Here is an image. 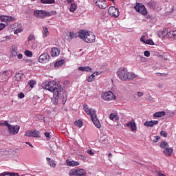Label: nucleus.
Here are the masks:
<instances>
[{"label":"nucleus","instance_id":"obj_20","mask_svg":"<svg viewBox=\"0 0 176 176\" xmlns=\"http://www.w3.org/2000/svg\"><path fill=\"white\" fill-rule=\"evenodd\" d=\"M166 115V111H158L153 114L154 118H162Z\"/></svg>","mask_w":176,"mask_h":176},{"label":"nucleus","instance_id":"obj_26","mask_svg":"<svg viewBox=\"0 0 176 176\" xmlns=\"http://www.w3.org/2000/svg\"><path fill=\"white\" fill-rule=\"evenodd\" d=\"M63 64H64V60H60L54 63V67L56 68H57L58 67H61V65H63Z\"/></svg>","mask_w":176,"mask_h":176},{"label":"nucleus","instance_id":"obj_64","mask_svg":"<svg viewBox=\"0 0 176 176\" xmlns=\"http://www.w3.org/2000/svg\"><path fill=\"white\" fill-rule=\"evenodd\" d=\"M94 75H101V72H94Z\"/></svg>","mask_w":176,"mask_h":176},{"label":"nucleus","instance_id":"obj_37","mask_svg":"<svg viewBox=\"0 0 176 176\" xmlns=\"http://www.w3.org/2000/svg\"><path fill=\"white\" fill-rule=\"evenodd\" d=\"M25 54L28 56V57H32V52L30 51V50H25Z\"/></svg>","mask_w":176,"mask_h":176},{"label":"nucleus","instance_id":"obj_39","mask_svg":"<svg viewBox=\"0 0 176 176\" xmlns=\"http://www.w3.org/2000/svg\"><path fill=\"white\" fill-rule=\"evenodd\" d=\"M36 118L38 120H40V122H45V116L38 115V116H36Z\"/></svg>","mask_w":176,"mask_h":176},{"label":"nucleus","instance_id":"obj_57","mask_svg":"<svg viewBox=\"0 0 176 176\" xmlns=\"http://www.w3.org/2000/svg\"><path fill=\"white\" fill-rule=\"evenodd\" d=\"M133 100L134 101H137V100H138V96L136 94H133Z\"/></svg>","mask_w":176,"mask_h":176},{"label":"nucleus","instance_id":"obj_24","mask_svg":"<svg viewBox=\"0 0 176 176\" xmlns=\"http://www.w3.org/2000/svg\"><path fill=\"white\" fill-rule=\"evenodd\" d=\"M109 118L111 120H119V116L115 113H111Z\"/></svg>","mask_w":176,"mask_h":176},{"label":"nucleus","instance_id":"obj_27","mask_svg":"<svg viewBox=\"0 0 176 176\" xmlns=\"http://www.w3.org/2000/svg\"><path fill=\"white\" fill-rule=\"evenodd\" d=\"M147 5L151 8V9H156V3L154 1H150L147 3Z\"/></svg>","mask_w":176,"mask_h":176},{"label":"nucleus","instance_id":"obj_52","mask_svg":"<svg viewBox=\"0 0 176 176\" xmlns=\"http://www.w3.org/2000/svg\"><path fill=\"white\" fill-rule=\"evenodd\" d=\"M144 54L146 57H149V56H151V52H149V51H144Z\"/></svg>","mask_w":176,"mask_h":176},{"label":"nucleus","instance_id":"obj_59","mask_svg":"<svg viewBox=\"0 0 176 176\" xmlns=\"http://www.w3.org/2000/svg\"><path fill=\"white\" fill-rule=\"evenodd\" d=\"M41 3H44V5L47 4V0H41Z\"/></svg>","mask_w":176,"mask_h":176},{"label":"nucleus","instance_id":"obj_51","mask_svg":"<svg viewBox=\"0 0 176 176\" xmlns=\"http://www.w3.org/2000/svg\"><path fill=\"white\" fill-rule=\"evenodd\" d=\"M164 86V85L162 82H159L158 84H157V87H159V89H163Z\"/></svg>","mask_w":176,"mask_h":176},{"label":"nucleus","instance_id":"obj_40","mask_svg":"<svg viewBox=\"0 0 176 176\" xmlns=\"http://www.w3.org/2000/svg\"><path fill=\"white\" fill-rule=\"evenodd\" d=\"M25 137H32V131H26L25 133Z\"/></svg>","mask_w":176,"mask_h":176},{"label":"nucleus","instance_id":"obj_31","mask_svg":"<svg viewBox=\"0 0 176 176\" xmlns=\"http://www.w3.org/2000/svg\"><path fill=\"white\" fill-rule=\"evenodd\" d=\"M32 137H34V138L39 137V131L36 130L32 131Z\"/></svg>","mask_w":176,"mask_h":176},{"label":"nucleus","instance_id":"obj_36","mask_svg":"<svg viewBox=\"0 0 176 176\" xmlns=\"http://www.w3.org/2000/svg\"><path fill=\"white\" fill-rule=\"evenodd\" d=\"M94 78H96V76L94 75V74H93L87 78V81L93 82V80H94Z\"/></svg>","mask_w":176,"mask_h":176},{"label":"nucleus","instance_id":"obj_15","mask_svg":"<svg viewBox=\"0 0 176 176\" xmlns=\"http://www.w3.org/2000/svg\"><path fill=\"white\" fill-rule=\"evenodd\" d=\"M126 125L127 127H130L131 131H135L137 130V126L135 125V122L131 121L126 123Z\"/></svg>","mask_w":176,"mask_h":176},{"label":"nucleus","instance_id":"obj_16","mask_svg":"<svg viewBox=\"0 0 176 176\" xmlns=\"http://www.w3.org/2000/svg\"><path fill=\"white\" fill-rule=\"evenodd\" d=\"M60 54V50L57 47H53L52 49L51 56L52 57H57Z\"/></svg>","mask_w":176,"mask_h":176},{"label":"nucleus","instance_id":"obj_10","mask_svg":"<svg viewBox=\"0 0 176 176\" xmlns=\"http://www.w3.org/2000/svg\"><path fill=\"white\" fill-rule=\"evenodd\" d=\"M94 2L99 9H107L108 6L105 0H94Z\"/></svg>","mask_w":176,"mask_h":176},{"label":"nucleus","instance_id":"obj_3","mask_svg":"<svg viewBox=\"0 0 176 176\" xmlns=\"http://www.w3.org/2000/svg\"><path fill=\"white\" fill-rule=\"evenodd\" d=\"M84 109L87 115H90L91 119L94 126H96L97 129H101V123L100 122V120H98V118H97V113H96V111L89 107L87 104L84 105Z\"/></svg>","mask_w":176,"mask_h":176},{"label":"nucleus","instance_id":"obj_63","mask_svg":"<svg viewBox=\"0 0 176 176\" xmlns=\"http://www.w3.org/2000/svg\"><path fill=\"white\" fill-rule=\"evenodd\" d=\"M6 41H10V36H6V37H4Z\"/></svg>","mask_w":176,"mask_h":176},{"label":"nucleus","instance_id":"obj_35","mask_svg":"<svg viewBox=\"0 0 176 176\" xmlns=\"http://www.w3.org/2000/svg\"><path fill=\"white\" fill-rule=\"evenodd\" d=\"M0 176H14V175L9 172H4L3 173H0Z\"/></svg>","mask_w":176,"mask_h":176},{"label":"nucleus","instance_id":"obj_60","mask_svg":"<svg viewBox=\"0 0 176 176\" xmlns=\"http://www.w3.org/2000/svg\"><path fill=\"white\" fill-rule=\"evenodd\" d=\"M47 3H54V0H47Z\"/></svg>","mask_w":176,"mask_h":176},{"label":"nucleus","instance_id":"obj_56","mask_svg":"<svg viewBox=\"0 0 176 176\" xmlns=\"http://www.w3.org/2000/svg\"><path fill=\"white\" fill-rule=\"evenodd\" d=\"M87 153H88V155H94V152H93V151L91 150H87Z\"/></svg>","mask_w":176,"mask_h":176},{"label":"nucleus","instance_id":"obj_33","mask_svg":"<svg viewBox=\"0 0 176 176\" xmlns=\"http://www.w3.org/2000/svg\"><path fill=\"white\" fill-rule=\"evenodd\" d=\"M144 45H155V43L153 42V40L148 39V40H146V42L144 43Z\"/></svg>","mask_w":176,"mask_h":176},{"label":"nucleus","instance_id":"obj_55","mask_svg":"<svg viewBox=\"0 0 176 176\" xmlns=\"http://www.w3.org/2000/svg\"><path fill=\"white\" fill-rule=\"evenodd\" d=\"M45 135L47 137V138H48V140H50V133L46 132L45 133Z\"/></svg>","mask_w":176,"mask_h":176},{"label":"nucleus","instance_id":"obj_9","mask_svg":"<svg viewBox=\"0 0 176 176\" xmlns=\"http://www.w3.org/2000/svg\"><path fill=\"white\" fill-rule=\"evenodd\" d=\"M135 9L138 12V13H141L143 16H146V14H148V11L144 5L138 3L135 6Z\"/></svg>","mask_w":176,"mask_h":176},{"label":"nucleus","instance_id":"obj_6","mask_svg":"<svg viewBox=\"0 0 176 176\" xmlns=\"http://www.w3.org/2000/svg\"><path fill=\"white\" fill-rule=\"evenodd\" d=\"M102 98L104 101H114V100H116V96H115L112 91H109L102 94Z\"/></svg>","mask_w":176,"mask_h":176},{"label":"nucleus","instance_id":"obj_21","mask_svg":"<svg viewBox=\"0 0 176 176\" xmlns=\"http://www.w3.org/2000/svg\"><path fill=\"white\" fill-rule=\"evenodd\" d=\"M67 166H71L72 167H75L76 166H79V162L76 161H67L66 162Z\"/></svg>","mask_w":176,"mask_h":176},{"label":"nucleus","instance_id":"obj_1","mask_svg":"<svg viewBox=\"0 0 176 176\" xmlns=\"http://www.w3.org/2000/svg\"><path fill=\"white\" fill-rule=\"evenodd\" d=\"M43 87L45 89V90H48V91L53 93V104L57 105V104H58V97H60L61 93H63V87L61 85L57 84L56 81L52 80L43 83Z\"/></svg>","mask_w":176,"mask_h":176},{"label":"nucleus","instance_id":"obj_47","mask_svg":"<svg viewBox=\"0 0 176 176\" xmlns=\"http://www.w3.org/2000/svg\"><path fill=\"white\" fill-rule=\"evenodd\" d=\"M160 135H161L162 137L166 138V137H167V133H166V131H162L160 132Z\"/></svg>","mask_w":176,"mask_h":176},{"label":"nucleus","instance_id":"obj_58","mask_svg":"<svg viewBox=\"0 0 176 176\" xmlns=\"http://www.w3.org/2000/svg\"><path fill=\"white\" fill-rule=\"evenodd\" d=\"M17 58L19 60H21V58H23V55L21 54H19L17 55Z\"/></svg>","mask_w":176,"mask_h":176},{"label":"nucleus","instance_id":"obj_45","mask_svg":"<svg viewBox=\"0 0 176 176\" xmlns=\"http://www.w3.org/2000/svg\"><path fill=\"white\" fill-rule=\"evenodd\" d=\"M34 39H35V36H34V34H30L28 38L29 42L30 41H34Z\"/></svg>","mask_w":176,"mask_h":176},{"label":"nucleus","instance_id":"obj_43","mask_svg":"<svg viewBox=\"0 0 176 176\" xmlns=\"http://www.w3.org/2000/svg\"><path fill=\"white\" fill-rule=\"evenodd\" d=\"M3 76H9L10 75V72L8 70H4L2 73Z\"/></svg>","mask_w":176,"mask_h":176},{"label":"nucleus","instance_id":"obj_53","mask_svg":"<svg viewBox=\"0 0 176 176\" xmlns=\"http://www.w3.org/2000/svg\"><path fill=\"white\" fill-rule=\"evenodd\" d=\"M5 27H6V25H5V23H0V31H2V30H3Z\"/></svg>","mask_w":176,"mask_h":176},{"label":"nucleus","instance_id":"obj_34","mask_svg":"<svg viewBox=\"0 0 176 176\" xmlns=\"http://www.w3.org/2000/svg\"><path fill=\"white\" fill-rule=\"evenodd\" d=\"M28 85L31 89H34V85H36V82L34 80H32L28 82Z\"/></svg>","mask_w":176,"mask_h":176},{"label":"nucleus","instance_id":"obj_18","mask_svg":"<svg viewBox=\"0 0 176 176\" xmlns=\"http://www.w3.org/2000/svg\"><path fill=\"white\" fill-rule=\"evenodd\" d=\"M11 55L12 57L17 56V47L16 45H12L11 49Z\"/></svg>","mask_w":176,"mask_h":176},{"label":"nucleus","instance_id":"obj_41","mask_svg":"<svg viewBox=\"0 0 176 176\" xmlns=\"http://www.w3.org/2000/svg\"><path fill=\"white\" fill-rule=\"evenodd\" d=\"M159 140H160V136L155 135L153 137V142H159Z\"/></svg>","mask_w":176,"mask_h":176},{"label":"nucleus","instance_id":"obj_2","mask_svg":"<svg viewBox=\"0 0 176 176\" xmlns=\"http://www.w3.org/2000/svg\"><path fill=\"white\" fill-rule=\"evenodd\" d=\"M78 36L87 43H94V42H96V35H94V33L91 32L80 30L78 32Z\"/></svg>","mask_w":176,"mask_h":176},{"label":"nucleus","instance_id":"obj_42","mask_svg":"<svg viewBox=\"0 0 176 176\" xmlns=\"http://www.w3.org/2000/svg\"><path fill=\"white\" fill-rule=\"evenodd\" d=\"M49 166H50V167H56V162H54V160H51L50 162H49Z\"/></svg>","mask_w":176,"mask_h":176},{"label":"nucleus","instance_id":"obj_30","mask_svg":"<svg viewBox=\"0 0 176 176\" xmlns=\"http://www.w3.org/2000/svg\"><path fill=\"white\" fill-rule=\"evenodd\" d=\"M160 148L166 149V148H168V144L166 142H162L160 144Z\"/></svg>","mask_w":176,"mask_h":176},{"label":"nucleus","instance_id":"obj_62","mask_svg":"<svg viewBox=\"0 0 176 176\" xmlns=\"http://www.w3.org/2000/svg\"><path fill=\"white\" fill-rule=\"evenodd\" d=\"M25 63H28V64H32V60L28 59V60H25Z\"/></svg>","mask_w":176,"mask_h":176},{"label":"nucleus","instance_id":"obj_61","mask_svg":"<svg viewBox=\"0 0 176 176\" xmlns=\"http://www.w3.org/2000/svg\"><path fill=\"white\" fill-rule=\"evenodd\" d=\"M25 144H27V145H30L31 148H34V146L30 142H27Z\"/></svg>","mask_w":176,"mask_h":176},{"label":"nucleus","instance_id":"obj_25","mask_svg":"<svg viewBox=\"0 0 176 176\" xmlns=\"http://www.w3.org/2000/svg\"><path fill=\"white\" fill-rule=\"evenodd\" d=\"M15 80L19 82V80H21V78H23V74L21 73H16L14 76Z\"/></svg>","mask_w":176,"mask_h":176},{"label":"nucleus","instance_id":"obj_12","mask_svg":"<svg viewBox=\"0 0 176 176\" xmlns=\"http://www.w3.org/2000/svg\"><path fill=\"white\" fill-rule=\"evenodd\" d=\"M34 16L38 19H45L46 17V11L38 10H34Z\"/></svg>","mask_w":176,"mask_h":176},{"label":"nucleus","instance_id":"obj_11","mask_svg":"<svg viewBox=\"0 0 176 176\" xmlns=\"http://www.w3.org/2000/svg\"><path fill=\"white\" fill-rule=\"evenodd\" d=\"M50 60V56L47 54V53H44L38 57V63H41L43 64L49 63Z\"/></svg>","mask_w":176,"mask_h":176},{"label":"nucleus","instance_id":"obj_44","mask_svg":"<svg viewBox=\"0 0 176 176\" xmlns=\"http://www.w3.org/2000/svg\"><path fill=\"white\" fill-rule=\"evenodd\" d=\"M20 32H23V28H18L14 30V34H17Z\"/></svg>","mask_w":176,"mask_h":176},{"label":"nucleus","instance_id":"obj_29","mask_svg":"<svg viewBox=\"0 0 176 176\" xmlns=\"http://www.w3.org/2000/svg\"><path fill=\"white\" fill-rule=\"evenodd\" d=\"M69 10L72 12H75V10H76V4H75L74 3H72Z\"/></svg>","mask_w":176,"mask_h":176},{"label":"nucleus","instance_id":"obj_22","mask_svg":"<svg viewBox=\"0 0 176 176\" xmlns=\"http://www.w3.org/2000/svg\"><path fill=\"white\" fill-rule=\"evenodd\" d=\"M168 35L169 38H172L173 39H176V30L168 32Z\"/></svg>","mask_w":176,"mask_h":176},{"label":"nucleus","instance_id":"obj_4","mask_svg":"<svg viewBox=\"0 0 176 176\" xmlns=\"http://www.w3.org/2000/svg\"><path fill=\"white\" fill-rule=\"evenodd\" d=\"M117 75L121 80H130L136 77L135 74L129 72L124 67H120L117 71Z\"/></svg>","mask_w":176,"mask_h":176},{"label":"nucleus","instance_id":"obj_38","mask_svg":"<svg viewBox=\"0 0 176 176\" xmlns=\"http://www.w3.org/2000/svg\"><path fill=\"white\" fill-rule=\"evenodd\" d=\"M16 19L12 16H7V23H10V21H14Z\"/></svg>","mask_w":176,"mask_h":176},{"label":"nucleus","instance_id":"obj_48","mask_svg":"<svg viewBox=\"0 0 176 176\" xmlns=\"http://www.w3.org/2000/svg\"><path fill=\"white\" fill-rule=\"evenodd\" d=\"M140 42L145 43L146 42V39L145 38V36H142L140 38Z\"/></svg>","mask_w":176,"mask_h":176},{"label":"nucleus","instance_id":"obj_8","mask_svg":"<svg viewBox=\"0 0 176 176\" xmlns=\"http://www.w3.org/2000/svg\"><path fill=\"white\" fill-rule=\"evenodd\" d=\"M70 176H86V170L84 169H73L69 173Z\"/></svg>","mask_w":176,"mask_h":176},{"label":"nucleus","instance_id":"obj_7","mask_svg":"<svg viewBox=\"0 0 176 176\" xmlns=\"http://www.w3.org/2000/svg\"><path fill=\"white\" fill-rule=\"evenodd\" d=\"M108 13L111 16V17H115V19H118L119 17L120 12H119V10L116 8L115 6L109 7L108 10Z\"/></svg>","mask_w":176,"mask_h":176},{"label":"nucleus","instance_id":"obj_49","mask_svg":"<svg viewBox=\"0 0 176 176\" xmlns=\"http://www.w3.org/2000/svg\"><path fill=\"white\" fill-rule=\"evenodd\" d=\"M70 37L73 39V38H76V34L74 33V32H69Z\"/></svg>","mask_w":176,"mask_h":176},{"label":"nucleus","instance_id":"obj_28","mask_svg":"<svg viewBox=\"0 0 176 176\" xmlns=\"http://www.w3.org/2000/svg\"><path fill=\"white\" fill-rule=\"evenodd\" d=\"M74 124H76L77 127H79V129H80V127L83 126V122H82V120H78V121H75Z\"/></svg>","mask_w":176,"mask_h":176},{"label":"nucleus","instance_id":"obj_5","mask_svg":"<svg viewBox=\"0 0 176 176\" xmlns=\"http://www.w3.org/2000/svg\"><path fill=\"white\" fill-rule=\"evenodd\" d=\"M0 126L1 127L7 126L10 134H12V135H14L15 134H17V133H19V131H20V126L10 125L8 120H6L4 122H2V121H0Z\"/></svg>","mask_w":176,"mask_h":176},{"label":"nucleus","instance_id":"obj_32","mask_svg":"<svg viewBox=\"0 0 176 176\" xmlns=\"http://www.w3.org/2000/svg\"><path fill=\"white\" fill-rule=\"evenodd\" d=\"M0 20L4 23H8V16L6 15H1L0 16Z\"/></svg>","mask_w":176,"mask_h":176},{"label":"nucleus","instance_id":"obj_23","mask_svg":"<svg viewBox=\"0 0 176 176\" xmlns=\"http://www.w3.org/2000/svg\"><path fill=\"white\" fill-rule=\"evenodd\" d=\"M49 35V30L47 28L43 27V38H46Z\"/></svg>","mask_w":176,"mask_h":176},{"label":"nucleus","instance_id":"obj_50","mask_svg":"<svg viewBox=\"0 0 176 176\" xmlns=\"http://www.w3.org/2000/svg\"><path fill=\"white\" fill-rule=\"evenodd\" d=\"M136 96H138V98L142 97V96H144V92L138 91L137 92Z\"/></svg>","mask_w":176,"mask_h":176},{"label":"nucleus","instance_id":"obj_13","mask_svg":"<svg viewBox=\"0 0 176 176\" xmlns=\"http://www.w3.org/2000/svg\"><path fill=\"white\" fill-rule=\"evenodd\" d=\"M159 38H164L165 36H168V31L167 29H164L162 31L158 32Z\"/></svg>","mask_w":176,"mask_h":176},{"label":"nucleus","instance_id":"obj_54","mask_svg":"<svg viewBox=\"0 0 176 176\" xmlns=\"http://www.w3.org/2000/svg\"><path fill=\"white\" fill-rule=\"evenodd\" d=\"M18 97L19 98H24V94L23 92H21L18 94Z\"/></svg>","mask_w":176,"mask_h":176},{"label":"nucleus","instance_id":"obj_46","mask_svg":"<svg viewBox=\"0 0 176 176\" xmlns=\"http://www.w3.org/2000/svg\"><path fill=\"white\" fill-rule=\"evenodd\" d=\"M50 16H53V11L50 12L45 11V17H49Z\"/></svg>","mask_w":176,"mask_h":176},{"label":"nucleus","instance_id":"obj_14","mask_svg":"<svg viewBox=\"0 0 176 176\" xmlns=\"http://www.w3.org/2000/svg\"><path fill=\"white\" fill-rule=\"evenodd\" d=\"M159 121L154 120V121H146L144 122V125L146 126V127H153L155 124H157Z\"/></svg>","mask_w":176,"mask_h":176},{"label":"nucleus","instance_id":"obj_19","mask_svg":"<svg viewBox=\"0 0 176 176\" xmlns=\"http://www.w3.org/2000/svg\"><path fill=\"white\" fill-rule=\"evenodd\" d=\"M164 153L165 156H171L173 153V148H166V149L164 150Z\"/></svg>","mask_w":176,"mask_h":176},{"label":"nucleus","instance_id":"obj_17","mask_svg":"<svg viewBox=\"0 0 176 176\" xmlns=\"http://www.w3.org/2000/svg\"><path fill=\"white\" fill-rule=\"evenodd\" d=\"M78 71H82V72H91V68L89 66L79 67Z\"/></svg>","mask_w":176,"mask_h":176}]
</instances>
